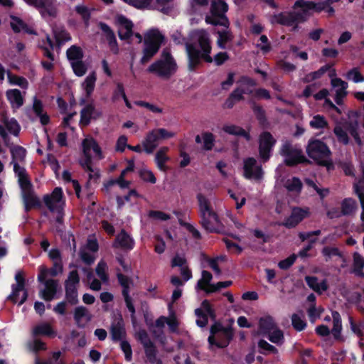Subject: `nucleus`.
I'll return each mask as SVG.
<instances>
[{"label": "nucleus", "instance_id": "obj_1", "mask_svg": "<svg viewBox=\"0 0 364 364\" xmlns=\"http://www.w3.org/2000/svg\"><path fill=\"white\" fill-rule=\"evenodd\" d=\"M198 41L200 50L193 43H186L188 70L190 72H195L201 64L202 60L209 63L213 61V58L210 56L212 47L208 36L205 34H202L198 37Z\"/></svg>", "mask_w": 364, "mask_h": 364}, {"label": "nucleus", "instance_id": "obj_2", "mask_svg": "<svg viewBox=\"0 0 364 364\" xmlns=\"http://www.w3.org/2000/svg\"><path fill=\"white\" fill-rule=\"evenodd\" d=\"M177 70L178 65L171 50L165 48L161 53L160 58L148 67L147 72L168 80L176 73Z\"/></svg>", "mask_w": 364, "mask_h": 364}, {"label": "nucleus", "instance_id": "obj_3", "mask_svg": "<svg viewBox=\"0 0 364 364\" xmlns=\"http://www.w3.org/2000/svg\"><path fill=\"white\" fill-rule=\"evenodd\" d=\"M197 200L201 226L208 232H218L219 231L214 225L213 222L218 225L221 223L219 216L212 208L210 200L202 193L197 194Z\"/></svg>", "mask_w": 364, "mask_h": 364}, {"label": "nucleus", "instance_id": "obj_4", "mask_svg": "<svg viewBox=\"0 0 364 364\" xmlns=\"http://www.w3.org/2000/svg\"><path fill=\"white\" fill-rule=\"evenodd\" d=\"M348 120L343 124H337L334 128V133L337 136L339 141L344 144H347L349 139L346 130L348 131L350 135L355 139L358 144H361V140L359 136L360 124L361 123V117L360 115L353 111L349 112Z\"/></svg>", "mask_w": 364, "mask_h": 364}, {"label": "nucleus", "instance_id": "obj_5", "mask_svg": "<svg viewBox=\"0 0 364 364\" xmlns=\"http://www.w3.org/2000/svg\"><path fill=\"white\" fill-rule=\"evenodd\" d=\"M323 310L320 309V318L322 317L326 324L320 326V336H327V339L330 343L340 340L342 326L339 314L336 311H330L326 315L321 316Z\"/></svg>", "mask_w": 364, "mask_h": 364}, {"label": "nucleus", "instance_id": "obj_6", "mask_svg": "<svg viewBox=\"0 0 364 364\" xmlns=\"http://www.w3.org/2000/svg\"><path fill=\"white\" fill-rule=\"evenodd\" d=\"M164 41V36L158 29H151L144 35L143 55L140 60L141 64L147 63L156 55Z\"/></svg>", "mask_w": 364, "mask_h": 364}, {"label": "nucleus", "instance_id": "obj_7", "mask_svg": "<svg viewBox=\"0 0 364 364\" xmlns=\"http://www.w3.org/2000/svg\"><path fill=\"white\" fill-rule=\"evenodd\" d=\"M280 154L284 157V164L289 167H294L300 164H310V161L303 154L301 149L293 147L290 141L283 143Z\"/></svg>", "mask_w": 364, "mask_h": 364}, {"label": "nucleus", "instance_id": "obj_8", "mask_svg": "<svg viewBox=\"0 0 364 364\" xmlns=\"http://www.w3.org/2000/svg\"><path fill=\"white\" fill-rule=\"evenodd\" d=\"M63 197V192L61 188L56 187L53 191L52 193L50 195L46 194L44 195L43 200L46 205V207L49 209L50 212H56L57 216L55 218L56 223L58 224H63V217H64V213H63V205L60 204L58 205H55V203H59L61 202Z\"/></svg>", "mask_w": 364, "mask_h": 364}, {"label": "nucleus", "instance_id": "obj_9", "mask_svg": "<svg viewBox=\"0 0 364 364\" xmlns=\"http://www.w3.org/2000/svg\"><path fill=\"white\" fill-rule=\"evenodd\" d=\"M258 143L259 157L262 163H266L272 155L277 140L269 132L264 131L259 136Z\"/></svg>", "mask_w": 364, "mask_h": 364}, {"label": "nucleus", "instance_id": "obj_10", "mask_svg": "<svg viewBox=\"0 0 364 364\" xmlns=\"http://www.w3.org/2000/svg\"><path fill=\"white\" fill-rule=\"evenodd\" d=\"M23 186L21 189L25 212L28 213L31 209L41 208L42 203L36 195L31 182L24 183Z\"/></svg>", "mask_w": 364, "mask_h": 364}, {"label": "nucleus", "instance_id": "obj_11", "mask_svg": "<svg viewBox=\"0 0 364 364\" xmlns=\"http://www.w3.org/2000/svg\"><path fill=\"white\" fill-rule=\"evenodd\" d=\"M138 338L144 347L147 361L150 364H164L162 360L157 358L158 350L156 346L149 338L145 330H141L139 332Z\"/></svg>", "mask_w": 364, "mask_h": 364}, {"label": "nucleus", "instance_id": "obj_12", "mask_svg": "<svg viewBox=\"0 0 364 364\" xmlns=\"http://www.w3.org/2000/svg\"><path fill=\"white\" fill-rule=\"evenodd\" d=\"M244 176L247 179L260 180L263 177V171L261 165L254 157H248L244 161Z\"/></svg>", "mask_w": 364, "mask_h": 364}, {"label": "nucleus", "instance_id": "obj_13", "mask_svg": "<svg viewBox=\"0 0 364 364\" xmlns=\"http://www.w3.org/2000/svg\"><path fill=\"white\" fill-rule=\"evenodd\" d=\"M293 8L294 9H299L296 12L301 16L298 18L301 23L306 21L313 11H318V4L306 0H296Z\"/></svg>", "mask_w": 364, "mask_h": 364}, {"label": "nucleus", "instance_id": "obj_14", "mask_svg": "<svg viewBox=\"0 0 364 364\" xmlns=\"http://www.w3.org/2000/svg\"><path fill=\"white\" fill-rule=\"evenodd\" d=\"M26 4L40 10L42 16L46 15L55 17L57 9L54 6V0H23Z\"/></svg>", "mask_w": 364, "mask_h": 364}, {"label": "nucleus", "instance_id": "obj_15", "mask_svg": "<svg viewBox=\"0 0 364 364\" xmlns=\"http://www.w3.org/2000/svg\"><path fill=\"white\" fill-rule=\"evenodd\" d=\"M300 15L295 11H291L289 13L281 12L278 14H274L272 16L274 21L282 26H294V30L297 28V23H301L298 18H300Z\"/></svg>", "mask_w": 364, "mask_h": 364}, {"label": "nucleus", "instance_id": "obj_16", "mask_svg": "<svg viewBox=\"0 0 364 364\" xmlns=\"http://www.w3.org/2000/svg\"><path fill=\"white\" fill-rule=\"evenodd\" d=\"M134 239L122 229L116 236L113 247L115 248H121L125 251H130L134 247Z\"/></svg>", "mask_w": 364, "mask_h": 364}, {"label": "nucleus", "instance_id": "obj_17", "mask_svg": "<svg viewBox=\"0 0 364 364\" xmlns=\"http://www.w3.org/2000/svg\"><path fill=\"white\" fill-rule=\"evenodd\" d=\"M331 84L333 88L335 89V101L337 105H341L343 100L348 94V83L341 78L333 77L331 80Z\"/></svg>", "mask_w": 364, "mask_h": 364}, {"label": "nucleus", "instance_id": "obj_18", "mask_svg": "<svg viewBox=\"0 0 364 364\" xmlns=\"http://www.w3.org/2000/svg\"><path fill=\"white\" fill-rule=\"evenodd\" d=\"M63 262L62 261H55L53 264V267L50 269L46 266L41 265L39 267V274L38 275V280L39 282H43L48 276L56 277L63 272Z\"/></svg>", "mask_w": 364, "mask_h": 364}, {"label": "nucleus", "instance_id": "obj_19", "mask_svg": "<svg viewBox=\"0 0 364 364\" xmlns=\"http://www.w3.org/2000/svg\"><path fill=\"white\" fill-rule=\"evenodd\" d=\"M42 283L45 284V288L41 291V297L46 301H52L58 291V281L45 279Z\"/></svg>", "mask_w": 364, "mask_h": 364}, {"label": "nucleus", "instance_id": "obj_20", "mask_svg": "<svg viewBox=\"0 0 364 364\" xmlns=\"http://www.w3.org/2000/svg\"><path fill=\"white\" fill-rule=\"evenodd\" d=\"M307 212L300 208H294L291 214L289 216L282 225L287 228H295L306 215Z\"/></svg>", "mask_w": 364, "mask_h": 364}, {"label": "nucleus", "instance_id": "obj_21", "mask_svg": "<svg viewBox=\"0 0 364 364\" xmlns=\"http://www.w3.org/2000/svg\"><path fill=\"white\" fill-rule=\"evenodd\" d=\"M118 23L122 26L118 31V36L121 40H127L133 35V23L124 16L118 17Z\"/></svg>", "mask_w": 364, "mask_h": 364}, {"label": "nucleus", "instance_id": "obj_22", "mask_svg": "<svg viewBox=\"0 0 364 364\" xmlns=\"http://www.w3.org/2000/svg\"><path fill=\"white\" fill-rule=\"evenodd\" d=\"M10 18L11 20L10 26L14 33H18L23 31L24 33L31 35L37 34L36 31L33 28H30L21 18L14 15H11Z\"/></svg>", "mask_w": 364, "mask_h": 364}, {"label": "nucleus", "instance_id": "obj_23", "mask_svg": "<svg viewBox=\"0 0 364 364\" xmlns=\"http://www.w3.org/2000/svg\"><path fill=\"white\" fill-rule=\"evenodd\" d=\"M100 27L101 30L105 33L106 40L108 43L111 51L114 54H118L119 50L117 38L113 31L107 23L103 22L100 23Z\"/></svg>", "mask_w": 364, "mask_h": 364}, {"label": "nucleus", "instance_id": "obj_24", "mask_svg": "<svg viewBox=\"0 0 364 364\" xmlns=\"http://www.w3.org/2000/svg\"><path fill=\"white\" fill-rule=\"evenodd\" d=\"M6 96L14 110L19 109L24 103V98L21 92L18 89L8 90Z\"/></svg>", "mask_w": 364, "mask_h": 364}, {"label": "nucleus", "instance_id": "obj_25", "mask_svg": "<svg viewBox=\"0 0 364 364\" xmlns=\"http://www.w3.org/2000/svg\"><path fill=\"white\" fill-rule=\"evenodd\" d=\"M110 335L111 339L114 343L124 341L123 339L126 336V330L122 319L111 325Z\"/></svg>", "mask_w": 364, "mask_h": 364}, {"label": "nucleus", "instance_id": "obj_26", "mask_svg": "<svg viewBox=\"0 0 364 364\" xmlns=\"http://www.w3.org/2000/svg\"><path fill=\"white\" fill-rule=\"evenodd\" d=\"M91 149L100 159H103L102 151L97 141L93 138L85 139L82 141V153L90 154Z\"/></svg>", "mask_w": 364, "mask_h": 364}, {"label": "nucleus", "instance_id": "obj_27", "mask_svg": "<svg viewBox=\"0 0 364 364\" xmlns=\"http://www.w3.org/2000/svg\"><path fill=\"white\" fill-rule=\"evenodd\" d=\"M328 95L327 90H320V100L323 98L324 102H323V109L329 112L332 117H335V113L341 114L343 112L342 108L336 107L330 100L326 98Z\"/></svg>", "mask_w": 364, "mask_h": 364}, {"label": "nucleus", "instance_id": "obj_28", "mask_svg": "<svg viewBox=\"0 0 364 364\" xmlns=\"http://www.w3.org/2000/svg\"><path fill=\"white\" fill-rule=\"evenodd\" d=\"M228 11V5L225 0L213 1L210 5V14L219 18H228L226 13Z\"/></svg>", "mask_w": 364, "mask_h": 364}, {"label": "nucleus", "instance_id": "obj_29", "mask_svg": "<svg viewBox=\"0 0 364 364\" xmlns=\"http://www.w3.org/2000/svg\"><path fill=\"white\" fill-rule=\"evenodd\" d=\"M159 138L155 129L149 132L144 142V151L147 154H151L158 146Z\"/></svg>", "mask_w": 364, "mask_h": 364}, {"label": "nucleus", "instance_id": "obj_30", "mask_svg": "<svg viewBox=\"0 0 364 364\" xmlns=\"http://www.w3.org/2000/svg\"><path fill=\"white\" fill-rule=\"evenodd\" d=\"M168 148L166 146L161 147L156 154L155 161L157 167L161 171H166L167 167L166 163L170 160V158L166 155Z\"/></svg>", "mask_w": 364, "mask_h": 364}, {"label": "nucleus", "instance_id": "obj_31", "mask_svg": "<svg viewBox=\"0 0 364 364\" xmlns=\"http://www.w3.org/2000/svg\"><path fill=\"white\" fill-rule=\"evenodd\" d=\"M223 129L225 133H228L230 135L242 136L247 141H250L251 139V136L250 133L245 131L241 127L236 126L234 124L225 125Z\"/></svg>", "mask_w": 364, "mask_h": 364}, {"label": "nucleus", "instance_id": "obj_32", "mask_svg": "<svg viewBox=\"0 0 364 364\" xmlns=\"http://www.w3.org/2000/svg\"><path fill=\"white\" fill-rule=\"evenodd\" d=\"M320 166H326L329 171L333 168V164L330 159L331 151L329 149L323 144L320 142Z\"/></svg>", "mask_w": 364, "mask_h": 364}, {"label": "nucleus", "instance_id": "obj_33", "mask_svg": "<svg viewBox=\"0 0 364 364\" xmlns=\"http://www.w3.org/2000/svg\"><path fill=\"white\" fill-rule=\"evenodd\" d=\"M65 297L68 304L74 306L79 303L77 288L75 286L65 285Z\"/></svg>", "mask_w": 364, "mask_h": 364}, {"label": "nucleus", "instance_id": "obj_34", "mask_svg": "<svg viewBox=\"0 0 364 364\" xmlns=\"http://www.w3.org/2000/svg\"><path fill=\"white\" fill-rule=\"evenodd\" d=\"M95 111V106L92 104H88L80 111V124L83 127H87L90 124L92 115Z\"/></svg>", "mask_w": 364, "mask_h": 364}, {"label": "nucleus", "instance_id": "obj_35", "mask_svg": "<svg viewBox=\"0 0 364 364\" xmlns=\"http://www.w3.org/2000/svg\"><path fill=\"white\" fill-rule=\"evenodd\" d=\"M355 191L359 197L362 212L360 214V220L362 221V225L364 228V172L363 173L362 178L358 183L354 186Z\"/></svg>", "mask_w": 364, "mask_h": 364}, {"label": "nucleus", "instance_id": "obj_36", "mask_svg": "<svg viewBox=\"0 0 364 364\" xmlns=\"http://www.w3.org/2000/svg\"><path fill=\"white\" fill-rule=\"evenodd\" d=\"M33 334L35 336H46L48 337L53 338L55 336L56 333L49 323H43L37 325L34 328Z\"/></svg>", "mask_w": 364, "mask_h": 364}, {"label": "nucleus", "instance_id": "obj_37", "mask_svg": "<svg viewBox=\"0 0 364 364\" xmlns=\"http://www.w3.org/2000/svg\"><path fill=\"white\" fill-rule=\"evenodd\" d=\"M85 317L87 318V321L90 320V315L88 309L84 306L75 307L73 312V318L78 327H84V325H82L80 322Z\"/></svg>", "mask_w": 364, "mask_h": 364}, {"label": "nucleus", "instance_id": "obj_38", "mask_svg": "<svg viewBox=\"0 0 364 364\" xmlns=\"http://www.w3.org/2000/svg\"><path fill=\"white\" fill-rule=\"evenodd\" d=\"M259 326L261 331L264 333H269L276 328V323L271 316L262 317L259 321Z\"/></svg>", "mask_w": 364, "mask_h": 364}, {"label": "nucleus", "instance_id": "obj_39", "mask_svg": "<svg viewBox=\"0 0 364 364\" xmlns=\"http://www.w3.org/2000/svg\"><path fill=\"white\" fill-rule=\"evenodd\" d=\"M357 209V203L352 198H346L341 202V211L342 215L353 214Z\"/></svg>", "mask_w": 364, "mask_h": 364}, {"label": "nucleus", "instance_id": "obj_40", "mask_svg": "<svg viewBox=\"0 0 364 364\" xmlns=\"http://www.w3.org/2000/svg\"><path fill=\"white\" fill-rule=\"evenodd\" d=\"M307 301L311 303L309 307L307 309V314L309 321L314 323L317 318H318V309L316 307V296L314 294H310L307 296Z\"/></svg>", "mask_w": 364, "mask_h": 364}, {"label": "nucleus", "instance_id": "obj_41", "mask_svg": "<svg viewBox=\"0 0 364 364\" xmlns=\"http://www.w3.org/2000/svg\"><path fill=\"white\" fill-rule=\"evenodd\" d=\"M306 153L318 165V139H313L309 141L306 147Z\"/></svg>", "mask_w": 364, "mask_h": 364}, {"label": "nucleus", "instance_id": "obj_42", "mask_svg": "<svg viewBox=\"0 0 364 364\" xmlns=\"http://www.w3.org/2000/svg\"><path fill=\"white\" fill-rule=\"evenodd\" d=\"M66 55L69 61H77L82 60L83 58V52L80 46L76 45L71 46L66 51Z\"/></svg>", "mask_w": 364, "mask_h": 364}, {"label": "nucleus", "instance_id": "obj_43", "mask_svg": "<svg viewBox=\"0 0 364 364\" xmlns=\"http://www.w3.org/2000/svg\"><path fill=\"white\" fill-rule=\"evenodd\" d=\"M11 154L12 157L11 163L14 161L23 163L25 161L26 156V149L21 146H16L11 149Z\"/></svg>", "mask_w": 364, "mask_h": 364}, {"label": "nucleus", "instance_id": "obj_44", "mask_svg": "<svg viewBox=\"0 0 364 364\" xmlns=\"http://www.w3.org/2000/svg\"><path fill=\"white\" fill-rule=\"evenodd\" d=\"M12 164H14V171L15 174L18 177L20 188L23 187L24 183H28V181H30L26 175V169L23 167L20 166L18 163L16 161H14Z\"/></svg>", "mask_w": 364, "mask_h": 364}, {"label": "nucleus", "instance_id": "obj_45", "mask_svg": "<svg viewBox=\"0 0 364 364\" xmlns=\"http://www.w3.org/2000/svg\"><path fill=\"white\" fill-rule=\"evenodd\" d=\"M96 80V75L94 72L90 73L85 78L83 85L87 97H89L92 95L95 89Z\"/></svg>", "mask_w": 364, "mask_h": 364}, {"label": "nucleus", "instance_id": "obj_46", "mask_svg": "<svg viewBox=\"0 0 364 364\" xmlns=\"http://www.w3.org/2000/svg\"><path fill=\"white\" fill-rule=\"evenodd\" d=\"M220 336L223 338L220 339L221 344L218 345V348H224L227 347L233 338V331L231 327H225Z\"/></svg>", "mask_w": 364, "mask_h": 364}, {"label": "nucleus", "instance_id": "obj_47", "mask_svg": "<svg viewBox=\"0 0 364 364\" xmlns=\"http://www.w3.org/2000/svg\"><path fill=\"white\" fill-rule=\"evenodd\" d=\"M75 12L79 14L86 27L90 24V20L91 18V12L90 9L85 5H77L75 8Z\"/></svg>", "mask_w": 364, "mask_h": 364}, {"label": "nucleus", "instance_id": "obj_48", "mask_svg": "<svg viewBox=\"0 0 364 364\" xmlns=\"http://www.w3.org/2000/svg\"><path fill=\"white\" fill-rule=\"evenodd\" d=\"M285 187L289 191L299 193L302 188V183L299 178L292 177L287 181Z\"/></svg>", "mask_w": 364, "mask_h": 364}, {"label": "nucleus", "instance_id": "obj_49", "mask_svg": "<svg viewBox=\"0 0 364 364\" xmlns=\"http://www.w3.org/2000/svg\"><path fill=\"white\" fill-rule=\"evenodd\" d=\"M70 65L73 73L78 77L83 76L87 70V65L82 60L73 61Z\"/></svg>", "mask_w": 364, "mask_h": 364}, {"label": "nucleus", "instance_id": "obj_50", "mask_svg": "<svg viewBox=\"0 0 364 364\" xmlns=\"http://www.w3.org/2000/svg\"><path fill=\"white\" fill-rule=\"evenodd\" d=\"M206 23L213 26H221L225 28H228L230 22L228 18H219V16H207L205 18Z\"/></svg>", "mask_w": 364, "mask_h": 364}, {"label": "nucleus", "instance_id": "obj_51", "mask_svg": "<svg viewBox=\"0 0 364 364\" xmlns=\"http://www.w3.org/2000/svg\"><path fill=\"white\" fill-rule=\"evenodd\" d=\"M8 80L10 84L18 85L22 88H26L28 86L27 80L22 77L12 74L10 71L7 73Z\"/></svg>", "mask_w": 364, "mask_h": 364}, {"label": "nucleus", "instance_id": "obj_52", "mask_svg": "<svg viewBox=\"0 0 364 364\" xmlns=\"http://www.w3.org/2000/svg\"><path fill=\"white\" fill-rule=\"evenodd\" d=\"M354 271L359 276H364L363 268L364 267V258L359 254L355 253L353 255Z\"/></svg>", "mask_w": 364, "mask_h": 364}, {"label": "nucleus", "instance_id": "obj_53", "mask_svg": "<svg viewBox=\"0 0 364 364\" xmlns=\"http://www.w3.org/2000/svg\"><path fill=\"white\" fill-rule=\"evenodd\" d=\"M5 127L7 130L14 136H18L19 134L21 127L18 123L17 120L14 118H11V119L4 121Z\"/></svg>", "mask_w": 364, "mask_h": 364}, {"label": "nucleus", "instance_id": "obj_54", "mask_svg": "<svg viewBox=\"0 0 364 364\" xmlns=\"http://www.w3.org/2000/svg\"><path fill=\"white\" fill-rule=\"evenodd\" d=\"M203 140V149L210 151L215 145V136L211 132H205L202 134Z\"/></svg>", "mask_w": 364, "mask_h": 364}, {"label": "nucleus", "instance_id": "obj_55", "mask_svg": "<svg viewBox=\"0 0 364 364\" xmlns=\"http://www.w3.org/2000/svg\"><path fill=\"white\" fill-rule=\"evenodd\" d=\"M346 77L347 80H351L355 83L364 82V77L361 75L359 70L356 68L350 70L346 74Z\"/></svg>", "mask_w": 364, "mask_h": 364}, {"label": "nucleus", "instance_id": "obj_56", "mask_svg": "<svg viewBox=\"0 0 364 364\" xmlns=\"http://www.w3.org/2000/svg\"><path fill=\"white\" fill-rule=\"evenodd\" d=\"M291 325L296 331H302L306 326V323L297 314H293L291 316Z\"/></svg>", "mask_w": 364, "mask_h": 364}, {"label": "nucleus", "instance_id": "obj_57", "mask_svg": "<svg viewBox=\"0 0 364 364\" xmlns=\"http://www.w3.org/2000/svg\"><path fill=\"white\" fill-rule=\"evenodd\" d=\"M195 314L198 317L196 320V324L199 327H205L208 322V315L201 309H196L195 310Z\"/></svg>", "mask_w": 364, "mask_h": 364}, {"label": "nucleus", "instance_id": "obj_58", "mask_svg": "<svg viewBox=\"0 0 364 364\" xmlns=\"http://www.w3.org/2000/svg\"><path fill=\"white\" fill-rule=\"evenodd\" d=\"M212 278L213 275L210 272L203 270L202 278L198 281L196 288L198 289H205V287L206 284H209L212 280Z\"/></svg>", "mask_w": 364, "mask_h": 364}, {"label": "nucleus", "instance_id": "obj_59", "mask_svg": "<svg viewBox=\"0 0 364 364\" xmlns=\"http://www.w3.org/2000/svg\"><path fill=\"white\" fill-rule=\"evenodd\" d=\"M107 269V263L103 260H100L98 262L95 269L96 274L103 282H106L108 280V275L106 273Z\"/></svg>", "mask_w": 364, "mask_h": 364}, {"label": "nucleus", "instance_id": "obj_60", "mask_svg": "<svg viewBox=\"0 0 364 364\" xmlns=\"http://www.w3.org/2000/svg\"><path fill=\"white\" fill-rule=\"evenodd\" d=\"M218 46L220 48L225 49V44L232 41L231 35L227 31H222L218 32Z\"/></svg>", "mask_w": 364, "mask_h": 364}, {"label": "nucleus", "instance_id": "obj_61", "mask_svg": "<svg viewBox=\"0 0 364 364\" xmlns=\"http://www.w3.org/2000/svg\"><path fill=\"white\" fill-rule=\"evenodd\" d=\"M297 255L295 254L291 255L287 258L279 262L278 267L283 270L289 269L295 262Z\"/></svg>", "mask_w": 364, "mask_h": 364}, {"label": "nucleus", "instance_id": "obj_62", "mask_svg": "<svg viewBox=\"0 0 364 364\" xmlns=\"http://www.w3.org/2000/svg\"><path fill=\"white\" fill-rule=\"evenodd\" d=\"M85 158L80 160V164L82 168L88 172H93L94 169L92 168V159L90 154H83Z\"/></svg>", "mask_w": 364, "mask_h": 364}, {"label": "nucleus", "instance_id": "obj_63", "mask_svg": "<svg viewBox=\"0 0 364 364\" xmlns=\"http://www.w3.org/2000/svg\"><path fill=\"white\" fill-rule=\"evenodd\" d=\"M139 177L145 182H149L152 184L156 183V178L154 173L147 169H141L139 173Z\"/></svg>", "mask_w": 364, "mask_h": 364}, {"label": "nucleus", "instance_id": "obj_64", "mask_svg": "<svg viewBox=\"0 0 364 364\" xmlns=\"http://www.w3.org/2000/svg\"><path fill=\"white\" fill-rule=\"evenodd\" d=\"M268 334L269 340L274 343L279 344L284 340V333L283 331L280 329H275Z\"/></svg>", "mask_w": 364, "mask_h": 364}]
</instances>
